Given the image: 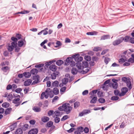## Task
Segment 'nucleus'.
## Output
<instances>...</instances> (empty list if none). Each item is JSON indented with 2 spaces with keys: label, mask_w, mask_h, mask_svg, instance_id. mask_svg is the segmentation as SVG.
<instances>
[{
  "label": "nucleus",
  "mask_w": 134,
  "mask_h": 134,
  "mask_svg": "<svg viewBox=\"0 0 134 134\" xmlns=\"http://www.w3.org/2000/svg\"><path fill=\"white\" fill-rule=\"evenodd\" d=\"M114 93L116 95L119 96L120 94L119 91L118 90H115L114 91Z\"/></svg>",
  "instance_id": "obj_39"
},
{
  "label": "nucleus",
  "mask_w": 134,
  "mask_h": 134,
  "mask_svg": "<svg viewBox=\"0 0 134 134\" xmlns=\"http://www.w3.org/2000/svg\"><path fill=\"white\" fill-rule=\"evenodd\" d=\"M79 54H77L73 55L72 56V58H74V60L76 62V66L78 68V67H79L80 65H81V62L82 61L83 59V58L82 57L79 56Z\"/></svg>",
  "instance_id": "obj_2"
},
{
  "label": "nucleus",
  "mask_w": 134,
  "mask_h": 134,
  "mask_svg": "<svg viewBox=\"0 0 134 134\" xmlns=\"http://www.w3.org/2000/svg\"><path fill=\"white\" fill-rule=\"evenodd\" d=\"M88 91L87 90H85L82 92V94L84 96L86 95L87 94H88Z\"/></svg>",
  "instance_id": "obj_57"
},
{
  "label": "nucleus",
  "mask_w": 134,
  "mask_h": 134,
  "mask_svg": "<svg viewBox=\"0 0 134 134\" xmlns=\"http://www.w3.org/2000/svg\"><path fill=\"white\" fill-rule=\"evenodd\" d=\"M71 72L72 74L74 75L77 74L78 71L76 68H72Z\"/></svg>",
  "instance_id": "obj_23"
},
{
  "label": "nucleus",
  "mask_w": 134,
  "mask_h": 134,
  "mask_svg": "<svg viewBox=\"0 0 134 134\" xmlns=\"http://www.w3.org/2000/svg\"><path fill=\"white\" fill-rule=\"evenodd\" d=\"M85 59L87 61H90L91 60V57L88 55H86L84 57Z\"/></svg>",
  "instance_id": "obj_40"
},
{
  "label": "nucleus",
  "mask_w": 134,
  "mask_h": 134,
  "mask_svg": "<svg viewBox=\"0 0 134 134\" xmlns=\"http://www.w3.org/2000/svg\"><path fill=\"white\" fill-rule=\"evenodd\" d=\"M53 124V122L51 121H49L47 123V127H51Z\"/></svg>",
  "instance_id": "obj_45"
},
{
  "label": "nucleus",
  "mask_w": 134,
  "mask_h": 134,
  "mask_svg": "<svg viewBox=\"0 0 134 134\" xmlns=\"http://www.w3.org/2000/svg\"><path fill=\"white\" fill-rule=\"evenodd\" d=\"M22 90V89L20 88H18L16 89L15 90V91L16 92L19 93H20Z\"/></svg>",
  "instance_id": "obj_55"
},
{
  "label": "nucleus",
  "mask_w": 134,
  "mask_h": 134,
  "mask_svg": "<svg viewBox=\"0 0 134 134\" xmlns=\"http://www.w3.org/2000/svg\"><path fill=\"white\" fill-rule=\"evenodd\" d=\"M74 107L75 108H76L80 105V103L79 102H76L74 104Z\"/></svg>",
  "instance_id": "obj_43"
},
{
  "label": "nucleus",
  "mask_w": 134,
  "mask_h": 134,
  "mask_svg": "<svg viewBox=\"0 0 134 134\" xmlns=\"http://www.w3.org/2000/svg\"><path fill=\"white\" fill-rule=\"evenodd\" d=\"M56 44L57 45V46H55L56 47H57L58 46H61L62 44L61 42L59 41H57L56 42Z\"/></svg>",
  "instance_id": "obj_62"
},
{
  "label": "nucleus",
  "mask_w": 134,
  "mask_h": 134,
  "mask_svg": "<svg viewBox=\"0 0 134 134\" xmlns=\"http://www.w3.org/2000/svg\"><path fill=\"white\" fill-rule=\"evenodd\" d=\"M54 121L55 123H58L60 121V118H59L56 117L54 119Z\"/></svg>",
  "instance_id": "obj_49"
},
{
  "label": "nucleus",
  "mask_w": 134,
  "mask_h": 134,
  "mask_svg": "<svg viewBox=\"0 0 134 134\" xmlns=\"http://www.w3.org/2000/svg\"><path fill=\"white\" fill-rule=\"evenodd\" d=\"M44 65V64H40L36 65H35V67L36 68H41L43 67Z\"/></svg>",
  "instance_id": "obj_51"
},
{
  "label": "nucleus",
  "mask_w": 134,
  "mask_h": 134,
  "mask_svg": "<svg viewBox=\"0 0 134 134\" xmlns=\"http://www.w3.org/2000/svg\"><path fill=\"white\" fill-rule=\"evenodd\" d=\"M68 79L65 78L62 80V83L64 85L66 84L68 81Z\"/></svg>",
  "instance_id": "obj_33"
},
{
  "label": "nucleus",
  "mask_w": 134,
  "mask_h": 134,
  "mask_svg": "<svg viewBox=\"0 0 134 134\" xmlns=\"http://www.w3.org/2000/svg\"><path fill=\"white\" fill-rule=\"evenodd\" d=\"M97 92V90H93L90 93V94L92 95V94H96Z\"/></svg>",
  "instance_id": "obj_54"
},
{
  "label": "nucleus",
  "mask_w": 134,
  "mask_h": 134,
  "mask_svg": "<svg viewBox=\"0 0 134 134\" xmlns=\"http://www.w3.org/2000/svg\"><path fill=\"white\" fill-rule=\"evenodd\" d=\"M32 109L35 112H38L41 110L40 108L37 107H34Z\"/></svg>",
  "instance_id": "obj_18"
},
{
  "label": "nucleus",
  "mask_w": 134,
  "mask_h": 134,
  "mask_svg": "<svg viewBox=\"0 0 134 134\" xmlns=\"http://www.w3.org/2000/svg\"><path fill=\"white\" fill-rule=\"evenodd\" d=\"M37 70L36 69H34L31 70L30 71L31 74L35 75L37 74L38 72Z\"/></svg>",
  "instance_id": "obj_25"
},
{
  "label": "nucleus",
  "mask_w": 134,
  "mask_h": 134,
  "mask_svg": "<svg viewBox=\"0 0 134 134\" xmlns=\"http://www.w3.org/2000/svg\"><path fill=\"white\" fill-rule=\"evenodd\" d=\"M128 91V88L126 87L122 88L121 89V92L120 93V96H124L127 92Z\"/></svg>",
  "instance_id": "obj_9"
},
{
  "label": "nucleus",
  "mask_w": 134,
  "mask_h": 134,
  "mask_svg": "<svg viewBox=\"0 0 134 134\" xmlns=\"http://www.w3.org/2000/svg\"><path fill=\"white\" fill-rule=\"evenodd\" d=\"M110 59L108 57H105L104 59V62L106 64H107L110 61Z\"/></svg>",
  "instance_id": "obj_41"
},
{
  "label": "nucleus",
  "mask_w": 134,
  "mask_h": 134,
  "mask_svg": "<svg viewBox=\"0 0 134 134\" xmlns=\"http://www.w3.org/2000/svg\"><path fill=\"white\" fill-rule=\"evenodd\" d=\"M98 101L100 103H103L105 102V99L103 98H100L98 99Z\"/></svg>",
  "instance_id": "obj_42"
},
{
  "label": "nucleus",
  "mask_w": 134,
  "mask_h": 134,
  "mask_svg": "<svg viewBox=\"0 0 134 134\" xmlns=\"http://www.w3.org/2000/svg\"><path fill=\"white\" fill-rule=\"evenodd\" d=\"M110 38V36L109 35H104L101 37V40H105Z\"/></svg>",
  "instance_id": "obj_17"
},
{
  "label": "nucleus",
  "mask_w": 134,
  "mask_h": 134,
  "mask_svg": "<svg viewBox=\"0 0 134 134\" xmlns=\"http://www.w3.org/2000/svg\"><path fill=\"white\" fill-rule=\"evenodd\" d=\"M123 41V39L121 38V37L120 38L114 41L113 43V44L114 46L117 45L121 43Z\"/></svg>",
  "instance_id": "obj_7"
},
{
  "label": "nucleus",
  "mask_w": 134,
  "mask_h": 134,
  "mask_svg": "<svg viewBox=\"0 0 134 134\" xmlns=\"http://www.w3.org/2000/svg\"><path fill=\"white\" fill-rule=\"evenodd\" d=\"M9 68L8 67L6 66L2 68V70L4 72H7V70H8Z\"/></svg>",
  "instance_id": "obj_35"
},
{
  "label": "nucleus",
  "mask_w": 134,
  "mask_h": 134,
  "mask_svg": "<svg viewBox=\"0 0 134 134\" xmlns=\"http://www.w3.org/2000/svg\"><path fill=\"white\" fill-rule=\"evenodd\" d=\"M34 78L35 80L32 82V85H34L39 82V76H38L37 75L36 76L34 77Z\"/></svg>",
  "instance_id": "obj_11"
},
{
  "label": "nucleus",
  "mask_w": 134,
  "mask_h": 134,
  "mask_svg": "<svg viewBox=\"0 0 134 134\" xmlns=\"http://www.w3.org/2000/svg\"><path fill=\"white\" fill-rule=\"evenodd\" d=\"M66 87H63L62 88L60 89V92L62 94H63L64 92L66 89Z\"/></svg>",
  "instance_id": "obj_46"
},
{
  "label": "nucleus",
  "mask_w": 134,
  "mask_h": 134,
  "mask_svg": "<svg viewBox=\"0 0 134 134\" xmlns=\"http://www.w3.org/2000/svg\"><path fill=\"white\" fill-rule=\"evenodd\" d=\"M108 51V49H106L104 50L101 53V55H103L107 53V52Z\"/></svg>",
  "instance_id": "obj_59"
},
{
  "label": "nucleus",
  "mask_w": 134,
  "mask_h": 134,
  "mask_svg": "<svg viewBox=\"0 0 134 134\" xmlns=\"http://www.w3.org/2000/svg\"><path fill=\"white\" fill-rule=\"evenodd\" d=\"M75 63L74 61H72V60L71 61V62L69 64L70 66L71 67H72L75 66Z\"/></svg>",
  "instance_id": "obj_58"
},
{
  "label": "nucleus",
  "mask_w": 134,
  "mask_h": 134,
  "mask_svg": "<svg viewBox=\"0 0 134 134\" xmlns=\"http://www.w3.org/2000/svg\"><path fill=\"white\" fill-rule=\"evenodd\" d=\"M18 46L19 47H21L24 44V42L23 41L20 40L18 42Z\"/></svg>",
  "instance_id": "obj_36"
},
{
  "label": "nucleus",
  "mask_w": 134,
  "mask_h": 134,
  "mask_svg": "<svg viewBox=\"0 0 134 134\" xmlns=\"http://www.w3.org/2000/svg\"><path fill=\"white\" fill-rule=\"evenodd\" d=\"M49 68L52 71H55L57 69V67L55 65H52L49 66Z\"/></svg>",
  "instance_id": "obj_14"
},
{
  "label": "nucleus",
  "mask_w": 134,
  "mask_h": 134,
  "mask_svg": "<svg viewBox=\"0 0 134 134\" xmlns=\"http://www.w3.org/2000/svg\"><path fill=\"white\" fill-rule=\"evenodd\" d=\"M9 104L8 103L5 102L3 103L2 104V106L5 108H7L9 107Z\"/></svg>",
  "instance_id": "obj_32"
},
{
  "label": "nucleus",
  "mask_w": 134,
  "mask_h": 134,
  "mask_svg": "<svg viewBox=\"0 0 134 134\" xmlns=\"http://www.w3.org/2000/svg\"><path fill=\"white\" fill-rule=\"evenodd\" d=\"M58 82L57 81H55L52 84V86L57 87L58 85Z\"/></svg>",
  "instance_id": "obj_38"
},
{
  "label": "nucleus",
  "mask_w": 134,
  "mask_h": 134,
  "mask_svg": "<svg viewBox=\"0 0 134 134\" xmlns=\"http://www.w3.org/2000/svg\"><path fill=\"white\" fill-rule=\"evenodd\" d=\"M12 110V109L10 108L6 109L5 111V114L6 115H7L10 113Z\"/></svg>",
  "instance_id": "obj_26"
},
{
  "label": "nucleus",
  "mask_w": 134,
  "mask_h": 134,
  "mask_svg": "<svg viewBox=\"0 0 134 134\" xmlns=\"http://www.w3.org/2000/svg\"><path fill=\"white\" fill-rule=\"evenodd\" d=\"M88 66V63L85 61H82V65H80L79 67H78L79 70H82L84 68H87Z\"/></svg>",
  "instance_id": "obj_5"
},
{
  "label": "nucleus",
  "mask_w": 134,
  "mask_h": 134,
  "mask_svg": "<svg viewBox=\"0 0 134 134\" xmlns=\"http://www.w3.org/2000/svg\"><path fill=\"white\" fill-rule=\"evenodd\" d=\"M29 12L30 11L28 10H24L21 12H18L17 13H16V14H24L28 13H29Z\"/></svg>",
  "instance_id": "obj_30"
},
{
  "label": "nucleus",
  "mask_w": 134,
  "mask_h": 134,
  "mask_svg": "<svg viewBox=\"0 0 134 134\" xmlns=\"http://www.w3.org/2000/svg\"><path fill=\"white\" fill-rule=\"evenodd\" d=\"M38 132L37 129H33L30 130L28 132V134H37Z\"/></svg>",
  "instance_id": "obj_10"
},
{
  "label": "nucleus",
  "mask_w": 134,
  "mask_h": 134,
  "mask_svg": "<svg viewBox=\"0 0 134 134\" xmlns=\"http://www.w3.org/2000/svg\"><path fill=\"white\" fill-rule=\"evenodd\" d=\"M16 36L18 40V39H20L21 38V35L19 34H16Z\"/></svg>",
  "instance_id": "obj_63"
},
{
  "label": "nucleus",
  "mask_w": 134,
  "mask_h": 134,
  "mask_svg": "<svg viewBox=\"0 0 134 134\" xmlns=\"http://www.w3.org/2000/svg\"><path fill=\"white\" fill-rule=\"evenodd\" d=\"M63 106L64 107V111L67 114L70 113L72 110V107L70 106V104L68 103H65L63 104Z\"/></svg>",
  "instance_id": "obj_3"
},
{
  "label": "nucleus",
  "mask_w": 134,
  "mask_h": 134,
  "mask_svg": "<svg viewBox=\"0 0 134 134\" xmlns=\"http://www.w3.org/2000/svg\"><path fill=\"white\" fill-rule=\"evenodd\" d=\"M76 130L75 132L77 131V132L81 133L82 132L84 131V128L80 126L77 127Z\"/></svg>",
  "instance_id": "obj_12"
},
{
  "label": "nucleus",
  "mask_w": 134,
  "mask_h": 134,
  "mask_svg": "<svg viewBox=\"0 0 134 134\" xmlns=\"http://www.w3.org/2000/svg\"><path fill=\"white\" fill-rule=\"evenodd\" d=\"M59 93V90L57 88H54L53 90V91L51 89L49 88H47L45 92L42 93L41 96V99H43L44 97L47 99L49 96L50 98H52L53 96V94L57 95Z\"/></svg>",
  "instance_id": "obj_1"
},
{
  "label": "nucleus",
  "mask_w": 134,
  "mask_h": 134,
  "mask_svg": "<svg viewBox=\"0 0 134 134\" xmlns=\"http://www.w3.org/2000/svg\"><path fill=\"white\" fill-rule=\"evenodd\" d=\"M97 98L96 97H94L90 101L91 103H95L97 100Z\"/></svg>",
  "instance_id": "obj_28"
},
{
  "label": "nucleus",
  "mask_w": 134,
  "mask_h": 134,
  "mask_svg": "<svg viewBox=\"0 0 134 134\" xmlns=\"http://www.w3.org/2000/svg\"><path fill=\"white\" fill-rule=\"evenodd\" d=\"M16 46V43L15 42H12L11 45L10 44L8 45L7 48L8 51L9 52H11L13 50L15 47Z\"/></svg>",
  "instance_id": "obj_6"
},
{
  "label": "nucleus",
  "mask_w": 134,
  "mask_h": 134,
  "mask_svg": "<svg viewBox=\"0 0 134 134\" xmlns=\"http://www.w3.org/2000/svg\"><path fill=\"white\" fill-rule=\"evenodd\" d=\"M69 118V117L68 115H65L61 119V121H63L65 120L68 119Z\"/></svg>",
  "instance_id": "obj_48"
},
{
  "label": "nucleus",
  "mask_w": 134,
  "mask_h": 134,
  "mask_svg": "<svg viewBox=\"0 0 134 134\" xmlns=\"http://www.w3.org/2000/svg\"><path fill=\"white\" fill-rule=\"evenodd\" d=\"M32 81V80L30 79L27 80L24 82V86H27L29 85L31 83Z\"/></svg>",
  "instance_id": "obj_15"
},
{
  "label": "nucleus",
  "mask_w": 134,
  "mask_h": 134,
  "mask_svg": "<svg viewBox=\"0 0 134 134\" xmlns=\"http://www.w3.org/2000/svg\"><path fill=\"white\" fill-rule=\"evenodd\" d=\"M53 112L54 111L53 110H50L48 111V114L49 116H51L53 114Z\"/></svg>",
  "instance_id": "obj_61"
},
{
  "label": "nucleus",
  "mask_w": 134,
  "mask_h": 134,
  "mask_svg": "<svg viewBox=\"0 0 134 134\" xmlns=\"http://www.w3.org/2000/svg\"><path fill=\"white\" fill-rule=\"evenodd\" d=\"M49 118L47 116H43L41 118V120L43 122H46L49 120Z\"/></svg>",
  "instance_id": "obj_16"
},
{
  "label": "nucleus",
  "mask_w": 134,
  "mask_h": 134,
  "mask_svg": "<svg viewBox=\"0 0 134 134\" xmlns=\"http://www.w3.org/2000/svg\"><path fill=\"white\" fill-rule=\"evenodd\" d=\"M98 33L97 32L95 31H93L92 32H88L86 34L88 35H96Z\"/></svg>",
  "instance_id": "obj_24"
},
{
  "label": "nucleus",
  "mask_w": 134,
  "mask_h": 134,
  "mask_svg": "<svg viewBox=\"0 0 134 134\" xmlns=\"http://www.w3.org/2000/svg\"><path fill=\"white\" fill-rule=\"evenodd\" d=\"M54 117H55V116H60L61 114L59 110H56L54 112Z\"/></svg>",
  "instance_id": "obj_19"
},
{
  "label": "nucleus",
  "mask_w": 134,
  "mask_h": 134,
  "mask_svg": "<svg viewBox=\"0 0 134 134\" xmlns=\"http://www.w3.org/2000/svg\"><path fill=\"white\" fill-rule=\"evenodd\" d=\"M20 99L19 98H15L13 100V103L16 104L15 105L16 107H18L19 105L21 102V101H19Z\"/></svg>",
  "instance_id": "obj_8"
},
{
  "label": "nucleus",
  "mask_w": 134,
  "mask_h": 134,
  "mask_svg": "<svg viewBox=\"0 0 134 134\" xmlns=\"http://www.w3.org/2000/svg\"><path fill=\"white\" fill-rule=\"evenodd\" d=\"M122 82L126 83L127 87L129 89H131V83L129 79L125 77H123L121 79Z\"/></svg>",
  "instance_id": "obj_4"
},
{
  "label": "nucleus",
  "mask_w": 134,
  "mask_h": 134,
  "mask_svg": "<svg viewBox=\"0 0 134 134\" xmlns=\"http://www.w3.org/2000/svg\"><path fill=\"white\" fill-rule=\"evenodd\" d=\"M59 98V97L57 96H56L52 100V102H53L55 101L56 100H57Z\"/></svg>",
  "instance_id": "obj_64"
},
{
  "label": "nucleus",
  "mask_w": 134,
  "mask_h": 134,
  "mask_svg": "<svg viewBox=\"0 0 134 134\" xmlns=\"http://www.w3.org/2000/svg\"><path fill=\"white\" fill-rule=\"evenodd\" d=\"M24 76L26 78H29L31 76V74L29 72H24L23 73Z\"/></svg>",
  "instance_id": "obj_21"
},
{
  "label": "nucleus",
  "mask_w": 134,
  "mask_h": 134,
  "mask_svg": "<svg viewBox=\"0 0 134 134\" xmlns=\"http://www.w3.org/2000/svg\"><path fill=\"white\" fill-rule=\"evenodd\" d=\"M102 49V48L100 47H96L94 48L93 50L94 51L97 52L99 51H101Z\"/></svg>",
  "instance_id": "obj_31"
},
{
  "label": "nucleus",
  "mask_w": 134,
  "mask_h": 134,
  "mask_svg": "<svg viewBox=\"0 0 134 134\" xmlns=\"http://www.w3.org/2000/svg\"><path fill=\"white\" fill-rule=\"evenodd\" d=\"M63 61L61 60H59L57 61L56 62V64L59 66L61 65L63 63Z\"/></svg>",
  "instance_id": "obj_29"
},
{
  "label": "nucleus",
  "mask_w": 134,
  "mask_h": 134,
  "mask_svg": "<svg viewBox=\"0 0 134 134\" xmlns=\"http://www.w3.org/2000/svg\"><path fill=\"white\" fill-rule=\"evenodd\" d=\"M23 131L21 128L17 129L15 132V134H22Z\"/></svg>",
  "instance_id": "obj_20"
},
{
  "label": "nucleus",
  "mask_w": 134,
  "mask_h": 134,
  "mask_svg": "<svg viewBox=\"0 0 134 134\" xmlns=\"http://www.w3.org/2000/svg\"><path fill=\"white\" fill-rule=\"evenodd\" d=\"M130 37L126 36H125L124 38L123 37H121V38L122 39H123V40L125 42H127L128 41H129V38Z\"/></svg>",
  "instance_id": "obj_27"
},
{
  "label": "nucleus",
  "mask_w": 134,
  "mask_h": 134,
  "mask_svg": "<svg viewBox=\"0 0 134 134\" xmlns=\"http://www.w3.org/2000/svg\"><path fill=\"white\" fill-rule=\"evenodd\" d=\"M56 73L55 72H53L51 75V78L52 79H55L56 78L57 75H58L59 72H56Z\"/></svg>",
  "instance_id": "obj_13"
},
{
  "label": "nucleus",
  "mask_w": 134,
  "mask_h": 134,
  "mask_svg": "<svg viewBox=\"0 0 134 134\" xmlns=\"http://www.w3.org/2000/svg\"><path fill=\"white\" fill-rule=\"evenodd\" d=\"M129 42L133 44L134 43V38L133 37H130L129 40Z\"/></svg>",
  "instance_id": "obj_50"
},
{
  "label": "nucleus",
  "mask_w": 134,
  "mask_h": 134,
  "mask_svg": "<svg viewBox=\"0 0 134 134\" xmlns=\"http://www.w3.org/2000/svg\"><path fill=\"white\" fill-rule=\"evenodd\" d=\"M110 86H111L113 88L116 89L118 87V83H110Z\"/></svg>",
  "instance_id": "obj_22"
},
{
  "label": "nucleus",
  "mask_w": 134,
  "mask_h": 134,
  "mask_svg": "<svg viewBox=\"0 0 134 134\" xmlns=\"http://www.w3.org/2000/svg\"><path fill=\"white\" fill-rule=\"evenodd\" d=\"M54 62V61H52L47 62L46 63H45L46 65H49Z\"/></svg>",
  "instance_id": "obj_56"
},
{
  "label": "nucleus",
  "mask_w": 134,
  "mask_h": 134,
  "mask_svg": "<svg viewBox=\"0 0 134 134\" xmlns=\"http://www.w3.org/2000/svg\"><path fill=\"white\" fill-rule=\"evenodd\" d=\"M119 99V97L117 96H112L111 97V100H118Z\"/></svg>",
  "instance_id": "obj_44"
},
{
  "label": "nucleus",
  "mask_w": 134,
  "mask_h": 134,
  "mask_svg": "<svg viewBox=\"0 0 134 134\" xmlns=\"http://www.w3.org/2000/svg\"><path fill=\"white\" fill-rule=\"evenodd\" d=\"M11 40L13 41V42H15L16 43V45H17V42L18 41V39L16 38H15L14 37H12L11 38Z\"/></svg>",
  "instance_id": "obj_47"
},
{
  "label": "nucleus",
  "mask_w": 134,
  "mask_h": 134,
  "mask_svg": "<svg viewBox=\"0 0 134 134\" xmlns=\"http://www.w3.org/2000/svg\"><path fill=\"white\" fill-rule=\"evenodd\" d=\"M126 59H123V58H121L119 60V62L120 64H122L125 62V61H126Z\"/></svg>",
  "instance_id": "obj_34"
},
{
  "label": "nucleus",
  "mask_w": 134,
  "mask_h": 134,
  "mask_svg": "<svg viewBox=\"0 0 134 134\" xmlns=\"http://www.w3.org/2000/svg\"><path fill=\"white\" fill-rule=\"evenodd\" d=\"M83 112L85 114H87L89 113L90 112V110H88L86 109L84 110H83Z\"/></svg>",
  "instance_id": "obj_53"
},
{
  "label": "nucleus",
  "mask_w": 134,
  "mask_h": 134,
  "mask_svg": "<svg viewBox=\"0 0 134 134\" xmlns=\"http://www.w3.org/2000/svg\"><path fill=\"white\" fill-rule=\"evenodd\" d=\"M128 61L129 62L132 63H134V58H130L128 60Z\"/></svg>",
  "instance_id": "obj_52"
},
{
  "label": "nucleus",
  "mask_w": 134,
  "mask_h": 134,
  "mask_svg": "<svg viewBox=\"0 0 134 134\" xmlns=\"http://www.w3.org/2000/svg\"><path fill=\"white\" fill-rule=\"evenodd\" d=\"M17 47V45H16V46H15V52H18L20 49V48L19 47Z\"/></svg>",
  "instance_id": "obj_60"
},
{
  "label": "nucleus",
  "mask_w": 134,
  "mask_h": 134,
  "mask_svg": "<svg viewBox=\"0 0 134 134\" xmlns=\"http://www.w3.org/2000/svg\"><path fill=\"white\" fill-rule=\"evenodd\" d=\"M72 60V58L71 57H68L66 59V62L67 63H69V64Z\"/></svg>",
  "instance_id": "obj_37"
}]
</instances>
